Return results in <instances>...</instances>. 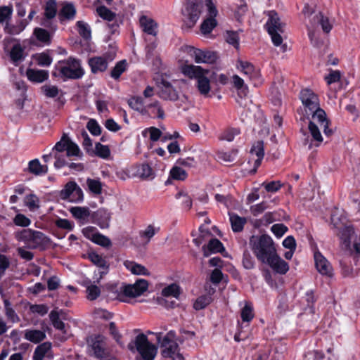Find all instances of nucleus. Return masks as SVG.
<instances>
[{"instance_id":"f257e3e1","label":"nucleus","mask_w":360,"mask_h":360,"mask_svg":"<svg viewBox=\"0 0 360 360\" xmlns=\"http://www.w3.org/2000/svg\"><path fill=\"white\" fill-rule=\"evenodd\" d=\"M300 99L302 103V108L300 111L303 115L301 120H309L308 129L311 140L307 136L304 140V144L308 146L309 149L314 146L319 147L323 141L320 130L322 129L325 136L330 137L333 131L329 128L330 125V120L327 118L326 112L321 108L319 96L311 89L306 88L302 89L300 93Z\"/></svg>"},{"instance_id":"f03ea898","label":"nucleus","mask_w":360,"mask_h":360,"mask_svg":"<svg viewBox=\"0 0 360 360\" xmlns=\"http://www.w3.org/2000/svg\"><path fill=\"white\" fill-rule=\"evenodd\" d=\"M52 75L60 77L63 81L67 79H78L83 77L84 71L81 65V61L73 57L58 61L54 68Z\"/></svg>"},{"instance_id":"7ed1b4c3","label":"nucleus","mask_w":360,"mask_h":360,"mask_svg":"<svg viewBox=\"0 0 360 360\" xmlns=\"http://www.w3.org/2000/svg\"><path fill=\"white\" fill-rule=\"evenodd\" d=\"M249 244L257 259L262 263L276 252L272 238L266 234L252 236Z\"/></svg>"},{"instance_id":"20e7f679","label":"nucleus","mask_w":360,"mask_h":360,"mask_svg":"<svg viewBox=\"0 0 360 360\" xmlns=\"http://www.w3.org/2000/svg\"><path fill=\"white\" fill-rule=\"evenodd\" d=\"M128 348L132 352L139 353V356L136 357V360H154L158 352L156 346L150 343L143 333L139 334L131 341Z\"/></svg>"},{"instance_id":"39448f33","label":"nucleus","mask_w":360,"mask_h":360,"mask_svg":"<svg viewBox=\"0 0 360 360\" xmlns=\"http://www.w3.org/2000/svg\"><path fill=\"white\" fill-rule=\"evenodd\" d=\"M264 14L269 18L265 24L267 32L271 36L274 45L278 46L283 42L281 34L285 32V25L281 21L278 13L274 10L265 11Z\"/></svg>"},{"instance_id":"423d86ee","label":"nucleus","mask_w":360,"mask_h":360,"mask_svg":"<svg viewBox=\"0 0 360 360\" xmlns=\"http://www.w3.org/2000/svg\"><path fill=\"white\" fill-rule=\"evenodd\" d=\"M18 240L25 242L32 248L44 247L49 243V239L41 232L32 229H23L16 233Z\"/></svg>"},{"instance_id":"0eeeda50","label":"nucleus","mask_w":360,"mask_h":360,"mask_svg":"<svg viewBox=\"0 0 360 360\" xmlns=\"http://www.w3.org/2000/svg\"><path fill=\"white\" fill-rule=\"evenodd\" d=\"M181 50L192 58L196 63L213 64L219 58L218 53L214 51L202 50L188 45L183 46Z\"/></svg>"},{"instance_id":"6e6552de","label":"nucleus","mask_w":360,"mask_h":360,"mask_svg":"<svg viewBox=\"0 0 360 360\" xmlns=\"http://www.w3.org/2000/svg\"><path fill=\"white\" fill-rule=\"evenodd\" d=\"M155 336L163 357L169 356L171 354L180 351L176 342V333L174 330H170L166 334L156 333Z\"/></svg>"},{"instance_id":"1a4fd4ad","label":"nucleus","mask_w":360,"mask_h":360,"mask_svg":"<svg viewBox=\"0 0 360 360\" xmlns=\"http://www.w3.org/2000/svg\"><path fill=\"white\" fill-rule=\"evenodd\" d=\"M148 288V283L145 279H138L134 284L122 283V292L120 297L122 302H127V298H134L143 295Z\"/></svg>"},{"instance_id":"9d476101","label":"nucleus","mask_w":360,"mask_h":360,"mask_svg":"<svg viewBox=\"0 0 360 360\" xmlns=\"http://www.w3.org/2000/svg\"><path fill=\"white\" fill-rule=\"evenodd\" d=\"M345 219L342 218L336 212L331 215V223L334 228L340 230L338 235L346 248L351 244V238L354 233V228L352 226H347L344 221Z\"/></svg>"},{"instance_id":"9b49d317","label":"nucleus","mask_w":360,"mask_h":360,"mask_svg":"<svg viewBox=\"0 0 360 360\" xmlns=\"http://www.w3.org/2000/svg\"><path fill=\"white\" fill-rule=\"evenodd\" d=\"M202 8L201 0H187L183 14L188 20L189 27H193L199 19Z\"/></svg>"},{"instance_id":"f8f14e48","label":"nucleus","mask_w":360,"mask_h":360,"mask_svg":"<svg viewBox=\"0 0 360 360\" xmlns=\"http://www.w3.org/2000/svg\"><path fill=\"white\" fill-rule=\"evenodd\" d=\"M115 53H105L102 56H94L89 58L88 64L91 71L94 74L105 72L108 66V63L115 58Z\"/></svg>"},{"instance_id":"ddd939ff","label":"nucleus","mask_w":360,"mask_h":360,"mask_svg":"<svg viewBox=\"0 0 360 360\" xmlns=\"http://www.w3.org/2000/svg\"><path fill=\"white\" fill-rule=\"evenodd\" d=\"M88 344L94 352V356L101 360L107 359L106 354V338L101 335H94L89 338Z\"/></svg>"},{"instance_id":"4468645a","label":"nucleus","mask_w":360,"mask_h":360,"mask_svg":"<svg viewBox=\"0 0 360 360\" xmlns=\"http://www.w3.org/2000/svg\"><path fill=\"white\" fill-rule=\"evenodd\" d=\"M264 263L267 264L274 272L279 274H285L289 270L288 264L281 259L276 252Z\"/></svg>"},{"instance_id":"2eb2a0df","label":"nucleus","mask_w":360,"mask_h":360,"mask_svg":"<svg viewBox=\"0 0 360 360\" xmlns=\"http://www.w3.org/2000/svg\"><path fill=\"white\" fill-rule=\"evenodd\" d=\"M314 257L317 271L322 275L331 277L333 267L327 259L319 251L314 252Z\"/></svg>"},{"instance_id":"dca6fc26","label":"nucleus","mask_w":360,"mask_h":360,"mask_svg":"<svg viewBox=\"0 0 360 360\" xmlns=\"http://www.w3.org/2000/svg\"><path fill=\"white\" fill-rule=\"evenodd\" d=\"M159 96L164 100L175 101L179 99V94L172 85L167 81L163 80L161 83Z\"/></svg>"},{"instance_id":"f3484780","label":"nucleus","mask_w":360,"mask_h":360,"mask_svg":"<svg viewBox=\"0 0 360 360\" xmlns=\"http://www.w3.org/2000/svg\"><path fill=\"white\" fill-rule=\"evenodd\" d=\"M182 73L191 78V79H198L204 75H206L209 72L207 70L203 69L200 66L194 65H184L181 67Z\"/></svg>"},{"instance_id":"a211bd4d","label":"nucleus","mask_w":360,"mask_h":360,"mask_svg":"<svg viewBox=\"0 0 360 360\" xmlns=\"http://www.w3.org/2000/svg\"><path fill=\"white\" fill-rule=\"evenodd\" d=\"M237 69L247 78L253 79L258 77L259 73L254 65L248 61L238 60L236 63Z\"/></svg>"},{"instance_id":"6ab92c4d","label":"nucleus","mask_w":360,"mask_h":360,"mask_svg":"<svg viewBox=\"0 0 360 360\" xmlns=\"http://www.w3.org/2000/svg\"><path fill=\"white\" fill-rule=\"evenodd\" d=\"M250 153L252 155H256L257 157V159L255 160L254 163V169L252 171V172L255 173L264 158V142L262 141H257V142L254 143L250 149Z\"/></svg>"},{"instance_id":"aec40b11","label":"nucleus","mask_w":360,"mask_h":360,"mask_svg":"<svg viewBox=\"0 0 360 360\" xmlns=\"http://www.w3.org/2000/svg\"><path fill=\"white\" fill-rule=\"evenodd\" d=\"M88 258L90 261L97 266L99 269L100 278L103 277V275L106 274L108 271L109 265L106 260L100 255L96 252H90L88 255Z\"/></svg>"},{"instance_id":"412c9836","label":"nucleus","mask_w":360,"mask_h":360,"mask_svg":"<svg viewBox=\"0 0 360 360\" xmlns=\"http://www.w3.org/2000/svg\"><path fill=\"white\" fill-rule=\"evenodd\" d=\"M141 27L148 34L156 36L158 33V24L151 18L142 15L139 19Z\"/></svg>"},{"instance_id":"4be33fe9","label":"nucleus","mask_w":360,"mask_h":360,"mask_svg":"<svg viewBox=\"0 0 360 360\" xmlns=\"http://www.w3.org/2000/svg\"><path fill=\"white\" fill-rule=\"evenodd\" d=\"M202 250L204 257H207L212 253L222 252L224 247L219 240L211 238L207 245L202 246Z\"/></svg>"},{"instance_id":"5701e85b","label":"nucleus","mask_w":360,"mask_h":360,"mask_svg":"<svg viewBox=\"0 0 360 360\" xmlns=\"http://www.w3.org/2000/svg\"><path fill=\"white\" fill-rule=\"evenodd\" d=\"M94 221L101 228L109 227L110 213L105 209H98L93 215Z\"/></svg>"},{"instance_id":"b1692460","label":"nucleus","mask_w":360,"mask_h":360,"mask_svg":"<svg viewBox=\"0 0 360 360\" xmlns=\"http://www.w3.org/2000/svg\"><path fill=\"white\" fill-rule=\"evenodd\" d=\"M76 13L75 6L72 3L65 2L59 12L60 20H72L75 18Z\"/></svg>"},{"instance_id":"393cba45","label":"nucleus","mask_w":360,"mask_h":360,"mask_svg":"<svg viewBox=\"0 0 360 360\" xmlns=\"http://www.w3.org/2000/svg\"><path fill=\"white\" fill-rule=\"evenodd\" d=\"M26 75L32 82L41 83L49 78V72L45 70L27 69Z\"/></svg>"},{"instance_id":"a878e982","label":"nucleus","mask_w":360,"mask_h":360,"mask_svg":"<svg viewBox=\"0 0 360 360\" xmlns=\"http://www.w3.org/2000/svg\"><path fill=\"white\" fill-rule=\"evenodd\" d=\"M25 338L33 343H39L46 338V333L40 330H26Z\"/></svg>"},{"instance_id":"bb28decb","label":"nucleus","mask_w":360,"mask_h":360,"mask_svg":"<svg viewBox=\"0 0 360 360\" xmlns=\"http://www.w3.org/2000/svg\"><path fill=\"white\" fill-rule=\"evenodd\" d=\"M24 51V48L20 44H14L10 51L11 61L15 65L22 61L25 59Z\"/></svg>"},{"instance_id":"cd10ccee","label":"nucleus","mask_w":360,"mask_h":360,"mask_svg":"<svg viewBox=\"0 0 360 360\" xmlns=\"http://www.w3.org/2000/svg\"><path fill=\"white\" fill-rule=\"evenodd\" d=\"M124 266L135 275H148L149 274L144 266L137 264L133 261H124Z\"/></svg>"},{"instance_id":"c85d7f7f","label":"nucleus","mask_w":360,"mask_h":360,"mask_svg":"<svg viewBox=\"0 0 360 360\" xmlns=\"http://www.w3.org/2000/svg\"><path fill=\"white\" fill-rule=\"evenodd\" d=\"M29 172L34 175L39 176L45 174L48 172L47 165H42L38 159H34L29 162Z\"/></svg>"},{"instance_id":"c756f323","label":"nucleus","mask_w":360,"mask_h":360,"mask_svg":"<svg viewBox=\"0 0 360 360\" xmlns=\"http://www.w3.org/2000/svg\"><path fill=\"white\" fill-rule=\"evenodd\" d=\"M229 217L233 231L240 232L243 231L244 225L247 221L246 219L232 213H229Z\"/></svg>"},{"instance_id":"7c9ffc66","label":"nucleus","mask_w":360,"mask_h":360,"mask_svg":"<svg viewBox=\"0 0 360 360\" xmlns=\"http://www.w3.org/2000/svg\"><path fill=\"white\" fill-rule=\"evenodd\" d=\"M137 174L140 178L150 180L155 178V172L152 167L146 163L141 165L137 169Z\"/></svg>"},{"instance_id":"2f4dec72","label":"nucleus","mask_w":360,"mask_h":360,"mask_svg":"<svg viewBox=\"0 0 360 360\" xmlns=\"http://www.w3.org/2000/svg\"><path fill=\"white\" fill-rule=\"evenodd\" d=\"M196 86L201 95L207 96L210 91V79L204 75L197 79Z\"/></svg>"},{"instance_id":"473e14b6","label":"nucleus","mask_w":360,"mask_h":360,"mask_svg":"<svg viewBox=\"0 0 360 360\" xmlns=\"http://www.w3.org/2000/svg\"><path fill=\"white\" fill-rule=\"evenodd\" d=\"M232 82L240 96H245L248 94V89L247 86L245 85L243 79L240 78L237 75H234L232 77Z\"/></svg>"},{"instance_id":"72a5a7b5","label":"nucleus","mask_w":360,"mask_h":360,"mask_svg":"<svg viewBox=\"0 0 360 360\" xmlns=\"http://www.w3.org/2000/svg\"><path fill=\"white\" fill-rule=\"evenodd\" d=\"M34 34L37 39L43 44L46 45L51 44V35L45 29L37 27L34 30Z\"/></svg>"},{"instance_id":"f704fd0d","label":"nucleus","mask_w":360,"mask_h":360,"mask_svg":"<svg viewBox=\"0 0 360 360\" xmlns=\"http://www.w3.org/2000/svg\"><path fill=\"white\" fill-rule=\"evenodd\" d=\"M57 13V4L56 0L46 1L44 8V16L46 19H53Z\"/></svg>"},{"instance_id":"c9c22d12","label":"nucleus","mask_w":360,"mask_h":360,"mask_svg":"<svg viewBox=\"0 0 360 360\" xmlns=\"http://www.w3.org/2000/svg\"><path fill=\"white\" fill-rule=\"evenodd\" d=\"M72 216L79 219H85L90 216V211L85 207H73L70 210Z\"/></svg>"},{"instance_id":"e433bc0d","label":"nucleus","mask_w":360,"mask_h":360,"mask_svg":"<svg viewBox=\"0 0 360 360\" xmlns=\"http://www.w3.org/2000/svg\"><path fill=\"white\" fill-rule=\"evenodd\" d=\"M238 150H231L230 151H219L217 153L218 160L224 162H233L237 156Z\"/></svg>"},{"instance_id":"4c0bfd02","label":"nucleus","mask_w":360,"mask_h":360,"mask_svg":"<svg viewBox=\"0 0 360 360\" xmlns=\"http://www.w3.org/2000/svg\"><path fill=\"white\" fill-rule=\"evenodd\" d=\"M169 176L173 179L184 181L187 178L188 174L181 167L174 166L170 170Z\"/></svg>"},{"instance_id":"58836bf2","label":"nucleus","mask_w":360,"mask_h":360,"mask_svg":"<svg viewBox=\"0 0 360 360\" xmlns=\"http://www.w3.org/2000/svg\"><path fill=\"white\" fill-rule=\"evenodd\" d=\"M96 11L101 18L109 22L114 20L116 16V14L114 12L111 11L105 6H98L96 8Z\"/></svg>"},{"instance_id":"ea45409f","label":"nucleus","mask_w":360,"mask_h":360,"mask_svg":"<svg viewBox=\"0 0 360 360\" xmlns=\"http://www.w3.org/2000/svg\"><path fill=\"white\" fill-rule=\"evenodd\" d=\"M92 153L101 158L107 159L110 155V150L108 146L96 143L95 150L92 151Z\"/></svg>"},{"instance_id":"a19ab883","label":"nucleus","mask_w":360,"mask_h":360,"mask_svg":"<svg viewBox=\"0 0 360 360\" xmlns=\"http://www.w3.org/2000/svg\"><path fill=\"white\" fill-rule=\"evenodd\" d=\"M315 18L318 23L321 25L324 32L328 33L330 32L332 29V25L330 23L328 17L324 16L321 12H319L317 15H316Z\"/></svg>"},{"instance_id":"79ce46f5","label":"nucleus","mask_w":360,"mask_h":360,"mask_svg":"<svg viewBox=\"0 0 360 360\" xmlns=\"http://www.w3.org/2000/svg\"><path fill=\"white\" fill-rule=\"evenodd\" d=\"M217 26V21L214 18H208L205 20L200 26L201 32L203 34H210L212 30Z\"/></svg>"},{"instance_id":"37998d69","label":"nucleus","mask_w":360,"mask_h":360,"mask_svg":"<svg viewBox=\"0 0 360 360\" xmlns=\"http://www.w3.org/2000/svg\"><path fill=\"white\" fill-rule=\"evenodd\" d=\"M127 63L125 60L119 61L111 70L110 76L115 79L120 78V75L126 70Z\"/></svg>"},{"instance_id":"c03bdc74","label":"nucleus","mask_w":360,"mask_h":360,"mask_svg":"<svg viewBox=\"0 0 360 360\" xmlns=\"http://www.w3.org/2000/svg\"><path fill=\"white\" fill-rule=\"evenodd\" d=\"M212 297L209 295L200 296L195 302L193 307L196 310H200L206 307L212 302Z\"/></svg>"},{"instance_id":"a18cd8bd","label":"nucleus","mask_w":360,"mask_h":360,"mask_svg":"<svg viewBox=\"0 0 360 360\" xmlns=\"http://www.w3.org/2000/svg\"><path fill=\"white\" fill-rule=\"evenodd\" d=\"M147 108L151 109V114L158 119L163 120L165 118V112L160 106L158 101H155L147 105Z\"/></svg>"},{"instance_id":"49530a36","label":"nucleus","mask_w":360,"mask_h":360,"mask_svg":"<svg viewBox=\"0 0 360 360\" xmlns=\"http://www.w3.org/2000/svg\"><path fill=\"white\" fill-rule=\"evenodd\" d=\"M87 186L91 192L94 194L99 195L102 192V184L99 180L87 179Z\"/></svg>"},{"instance_id":"de8ad7c7","label":"nucleus","mask_w":360,"mask_h":360,"mask_svg":"<svg viewBox=\"0 0 360 360\" xmlns=\"http://www.w3.org/2000/svg\"><path fill=\"white\" fill-rule=\"evenodd\" d=\"M70 139L64 134L60 141L57 142L52 149L53 153H65Z\"/></svg>"},{"instance_id":"09e8293b","label":"nucleus","mask_w":360,"mask_h":360,"mask_svg":"<svg viewBox=\"0 0 360 360\" xmlns=\"http://www.w3.org/2000/svg\"><path fill=\"white\" fill-rule=\"evenodd\" d=\"M51 344L50 342H44L36 347L33 356L44 358L45 355L51 350Z\"/></svg>"},{"instance_id":"8fccbe9b","label":"nucleus","mask_w":360,"mask_h":360,"mask_svg":"<svg viewBox=\"0 0 360 360\" xmlns=\"http://www.w3.org/2000/svg\"><path fill=\"white\" fill-rule=\"evenodd\" d=\"M76 25L80 36L86 39H88L91 37V29L86 23L83 21H77Z\"/></svg>"},{"instance_id":"3c124183","label":"nucleus","mask_w":360,"mask_h":360,"mask_svg":"<svg viewBox=\"0 0 360 360\" xmlns=\"http://www.w3.org/2000/svg\"><path fill=\"white\" fill-rule=\"evenodd\" d=\"M75 188L76 183L75 181H70L67 183L65 188L60 191L61 198L63 199L70 200Z\"/></svg>"},{"instance_id":"603ef678","label":"nucleus","mask_w":360,"mask_h":360,"mask_svg":"<svg viewBox=\"0 0 360 360\" xmlns=\"http://www.w3.org/2000/svg\"><path fill=\"white\" fill-rule=\"evenodd\" d=\"M87 298L89 300H96L101 295V289L96 285L91 284L86 288Z\"/></svg>"},{"instance_id":"864d4df0","label":"nucleus","mask_w":360,"mask_h":360,"mask_svg":"<svg viewBox=\"0 0 360 360\" xmlns=\"http://www.w3.org/2000/svg\"><path fill=\"white\" fill-rule=\"evenodd\" d=\"M162 295L165 297L173 296L177 297L179 295V287L176 284H171L162 290Z\"/></svg>"},{"instance_id":"5fc2aeb1","label":"nucleus","mask_w":360,"mask_h":360,"mask_svg":"<svg viewBox=\"0 0 360 360\" xmlns=\"http://www.w3.org/2000/svg\"><path fill=\"white\" fill-rule=\"evenodd\" d=\"M41 89L43 94L48 98H55L59 93L58 88L54 85H44Z\"/></svg>"},{"instance_id":"6e6d98bb","label":"nucleus","mask_w":360,"mask_h":360,"mask_svg":"<svg viewBox=\"0 0 360 360\" xmlns=\"http://www.w3.org/2000/svg\"><path fill=\"white\" fill-rule=\"evenodd\" d=\"M92 242L104 248H110L112 245L110 238L100 233L95 236Z\"/></svg>"},{"instance_id":"4d7b16f0","label":"nucleus","mask_w":360,"mask_h":360,"mask_svg":"<svg viewBox=\"0 0 360 360\" xmlns=\"http://www.w3.org/2000/svg\"><path fill=\"white\" fill-rule=\"evenodd\" d=\"M283 184L280 181H273L270 182H263L262 186H263L267 192L275 193L278 191Z\"/></svg>"},{"instance_id":"13d9d810","label":"nucleus","mask_w":360,"mask_h":360,"mask_svg":"<svg viewBox=\"0 0 360 360\" xmlns=\"http://www.w3.org/2000/svg\"><path fill=\"white\" fill-rule=\"evenodd\" d=\"M37 64L41 67H48L52 63V58L46 53H41L36 56Z\"/></svg>"},{"instance_id":"bf43d9fd","label":"nucleus","mask_w":360,"mask_h":360,"mask_svg":"<svg viewBox=\"0 0 360 360\" xmlns=\"http://www.w3.org/2000/svg\"><path fill=\"white\" fill-rule=\"evenodd\" d=\"M242 262L244 268L246 269H252L255 266V259L248 250L243 252Z\"/></svg>"},{"instance_id":"052dcab7","label":"nucleus","mask_w":360,"mask_h":360,"mask_svg":"<svg viewBox=\"0 0 360 360\" xmlns=\"http://www.w3.org/2000/svg\"><path fill=\"white\" fill-rule=\"evenodd\" d=\"M65 155L67 157L71 156H79L80 155V150L78 146L72 140H69L67 150L65 152Z\"/></svg>"},{"instance_id":"680f3d73","label":"nucleus","mask_w":360,"mask_h":360,"mask_svg":"<svg viewBox=\"0 0 360 360\" xmlns=\"http://www.w3.org/2000/svg\"><path fill=\"white\" fill-rule=\"evenodd\" d=\"M13 13L11 6H0V23H3L11 19Z\"/></svg>"},{"instance_id":"e2e57ef3","label":"nucleus","mask_w":360,"mask_h":360,"mask_svg":"<svg viewBox=\"0 0 360 360\" xmlns=\"http://www.w3.org/2000/svg\"><path fill=\"white\" fill-rule=\"evenodd\" d=\"M86 128L94 136H98L101 133V128L95 120H90L87 122Z\"/></svg>"},{"instance_id":"0e129e2a","label":"nucleus","mask_w":360,"mask_h":360,"mask_svg":"<svg viewBox=\"0 0 360 360\" xmlns=\"http://www.w3.org/2000/svg\"><path fill=\"white\" fill-rule=\"evenodd\" d=\"M30 310L33 314H37L41 316L48 313L49 307L46 304H32Z\"/></svg>"},{"instance_id":"69168bd1","label":"nucleus","mask_w":360,"mask_h":360,"mask_svg":"<svg viewBox=\"0 0 360 360\" xmlns=\"http://www.w3.org/2000/svg\"><path fill=\"white\" fill-rule=\"evenodd\" d=\"M254 317L252 308L249 304H246L241 311V319L243 321L249 322Z\"/></svg>"},{"instance_id":"338daca9","label":"nucleus","mask_w":360,"mask_h":360,"mask_svg":"<svg viewBox=\"0 0 360 360\" xmlns=\"http://www.w3.org/2000/svg\"><path fill=\"white\" fill-rule=\"evenodd\" d=\"M53 158L56 159L54 166L57 169H60L68 164L65 160V158H67L65 153H54Z\"/></svg>"},{"instance_id":"774afa93","label":"nucleus","mask_w":360,"mask_h":360,"mask_svg":"<svg viewBox=\"0 0 360 360\" xmlns=\"http://www.w3.org/2000/svg\"><path fill=\"white\" fill-rule=\"evenodd\" d=\"M15 225L27 227L30 224V219L22 214H18L13 219Z\"/></svg>"}]
</instances>
